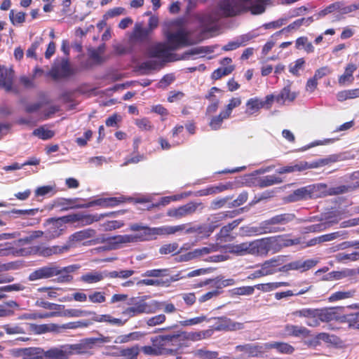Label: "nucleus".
Returning a JSON list of instances; mask_svg holds the SVG:
<instances>
[{
  "label": "nucleus",
  "instance_id": "nucleus-1",
  "mask_svg": "<svg viewBox=\"0 0 359 359\" xmlns=\"http://www.w3.org/2000/svg\"><path fill=\"white\" fill-rule=\"evenodd\" d=\"M167 41L168 43L158 42L151 44L147 49V55L150 58H156L161 67L167 62L176 61L177 54L173 53V50L195 43V41L190 38L189 32L184 29L168 33Z\"/></svg>",
  "mask_w": 359,
  "mask_h": 359
},
{
  "label": "nucleus",
  "instance_id": "nucleus-2",
  "mask_svg": "<svg viewBox=\"0 0 359 359\" xmlns=\"http://www.w3.org/2000/svg\"><path fill=\"white\" fill-rule=\"evenodd\" d=\"M345 189V187L327 188L325 184H311L294 190L286 198L287 202L294 203L313 198L341 194Z\"/></svg>",
  "mask_w": 359,
  "mask_h": 359
},
{
  "label": "nucleus",
  "instance_id": "nucleus-3",
  "mask_svg": "<svg viewBox=\"0 0 359 359\" xmlns=\"http://www.w3.org/2000/svg\"><path fill=\"white\" fill-rule=\"evenodd\" d=\"M262 0H223L219 4L220 11L225 16H233L243 11H250L252 14H261L265 7Z\"/></svg>",
  "mask_w": 359,
  "mask_h": 359
},
{
  "label": "nucleus",
  "instance_id": "nucleus-4",
  "mask_svg": "<svg viewBox=\"0 0 359 359\" xmlns=\"http://www.w3.org/2000/svg\"><path fill=\"white\" fill-rule=\"evenodd\" d=\"M72 266L60 268L54 264H50L36 269L28 276L29 281H35L41 279H47L55 276H60L58 280L60 282H69L72 277L68 273L72 271Z\"/></svg>",
  "mask_w": 359,
  "mask_h": 359
},
{
  "label": "nucleus",
  "instance_id": "nucleus-5",
  "mask_svg": "<svg viewBox=\"0 0 359 359\" xmlns=\"http://www.w3.org/2000/svg\"><path fill=\"white\" fill-rule=\"evenodd\" d=\"M154 238L153 227L144 226L142 231L135 235H118L113 237H107L104 235L97 238L95 243H108L116 248V245L121 243H135L138 241H149Z\"/></svg>",
  "mask_w": 359,
  "mask_h": 359
},
{
  "label": "nucleus",
  "instance_id": "nucleus-6",
  "mask_svg": "<svg viewBox=\"0 0 359 359\" xmlns=\"http://www.w3.org/2000/svg\"><path fill=\"white\" fill-rule=\"evenodd\" d=\"M118 202L119 201L116 198H99L88 203H86L85 199L80 198H62L57 201V205L62 208V210H68L74 208H88L94 205L113 207L116 205Z\"/></svg>",
  "mask_w": 359,
  "mask_h": 359
},
{
  "label": "nucleus",
  "instance_id": "nucleus-7",
  "mask_svg": "<svg viewBox=\"0 0 359 359\" xmlns=\"http://www.w3.org/2000/svg\"><path fill=\"white\" fill-rule=\"evenodd\" d=\"M132 306L127 308L123 314L129 317H133L142 313H154L161 310L162 304L157 301L153 300L150 302H146L140 297H132L127 302Z\"/></svg>",
  "mask_w": 359,
  "mask_h": 359
},
{
  "label": "nucleus",
  "instance_id": "nucleus-8",
  "mask_svg": "<svg viewBox=\"0 0 359 359\" xmlns=\"http://www.w3.org/2000/svg\"><path fill=\"white\" fill-rule=\"evenodd\" d=\"M77 323L75 322H70L61 325L50 323L36 325L30 324V330L36 334H41L47 332H60L62 330H74L77 329Z\"/></svg>",
  "mask_w": 359,
  "mask_h": 359
},
{
  "label": "nucleus",
  "instance_id": "nucleus-9",
  "mask_svg": "<svg viewBox=\"0 0 359 359\" xmlns=\"http://www.w3.org/2000/svg\"><path fill=\"white\" fill-rule=\"evenodd\" d=\"M198 208L201 209L203 208L202 203L189 202L178 208L168 209L167 215L180 219L188 215H193Z\"/></svg>",
  "mask_w": 359,
  "mask_h": 359
},
{
  "label": "nucleus",
  "instance_id": "nucleus-10",
  "mask_svg": "<svg viewBox=\"0 0 359 359\" xmlns=\"http://www.w3.org/2000/svg\"><path fill=\"white\" fill-rule=\"evenodd\" d=\"M317 263L318 261L313 259L306 260L299 259L283 265L278 268V271L279 272H286L288 271L297 270L303 272L313 268L317 264Z\"/></svg>",
  "mask_w": 359,
  "mask_h": 359
},
{
  "label": "nucleus",
  "instance_id": "nucleus-11",
  "mask_svg": "<svg viewBox=\"0 0 359 359\" xmlns=\"http://www.w3.org/2000/svg\"><path fill=\"white\" fill-rule=\"evenodd\" d=\"M73 74L74 72L68 60L67 59H62L60 62L54 64L47 75L57 79L68 77Z\"/></svg>",
  "mask_w": 359,
  "mask_h": 359
},
{
  "label": "nucleus",
  "instance_id": "nucleus-12",
  "mask_svg": "<svg viewBox=\"0 0 359 359\" xmlns=\"http://www.w3.org/2000/svg\"><path fill=\"white\" fill-rule=\"evenodd\" d=\"M213 328L217 331H237L244 329L245 324L223 316L217 319Z\"/></svg>",
  "mask_w": 359,
  "mask_h": 359
},
{
  "label": "nucleus",
  "instance_id": "nucleus-13",
  "mask_svg": "<svg viewBox=\"0 0 359 359\" xmlns=\"http://www.w3.org/2000/svg\"><path fill=\"white\" fill-rule=\"evenodd\" d=\"M71 245L66 244L64 245L45 246L38 245L33 248L34 252L39 256L50 257L53 255H60L69 251Z\"/></svg>",
  "mask_w": 359,
  "mask_h": 359
},
{
  "label": "nucleus",
  "instance_id": "nucleus-14",
  "mask_svg": "<svg viewBox=\"0 0 359 359\" xmlns=\"http://www.w3.org/2000/svg\"><path fill=\"white\" fill-rule=\"evenodd\" d=\"M292 315L295 317L305 318L306 324L310 327H317L320 325V320L316 313V309L304 308L294 311Z\"/></svg>",
  "mask_w": 359,
  "mask_h": 359
},
{
  "label": "nucleus",
  "instance_id": "nucleus-15",
  "mask_svg": "<svg viewBox=\"0 0 359 359\" xmlns=\"http://www.w3.org/2000/svg\"><path fill=\"white\" fill-rule=\"evenodd\" d=\"M235 350L238 352H243L249 357L255 358L262 356L266 351V347L265 344H245L236 346Z\"/></svg>",
  "mask_w": 359,
  "mask_h": 359
},
{
  "label": "nucleus",
  "instance_id": "nucleus-16",
  "mask_svg": "<svg viewBox=\"0 0 359 359\" xmlns=\"http://www.w3.org/2000/svg\"><path fill=\"white\" fill-rule=\"evenodd\" d=\"M150 34V29L144 27L142 23L137 22L129 36V43H142L148 39Z\"/></svg>",
  "mask_w": 359,
  "mask_h": 359
},
{
  "label": "nucleus",
  "instance_id": "nucleus-17",
  "mask_svg": "<svg viewBox=\"0 0 359 359\" xmlns=\"http://www.w3.org/2000/svg\"><path fill=\"white\" fill-rule=\"evenodd\" d=\"M243 233L247 236H259L265 233H270L277 232L278 230L276 227L267 226L265 222L261 223L259 226H244L241 228Z\"/></svg>",
  "mask_w": 359,
  "mask_h": 359
},
{
  "label": "nucleus",
  "instance_id": "nucleus-18",
  "mask_svg": "<svg viewBox=\"0 0 359 359\" xmlns=\"http://www.w3.org/2000/svg\"><path fill=\"white\" fill-rule=\"evenodd\" d=\"M205 227L203 225L191 226L190 223L170 226V235L177 233L201 234L205 232Z\"/></svg>",
  "mask_w": 359,
  "mask_h": 359
},
{
  "label": "nucleus",
  "instance_id": "nucleus-19",
  "mask_svg": "<svg viewBox=\"0 0 359 359\" xmlns=\"http://www.w3.org/2000/svg\"><path fill=\"white\" fill-rule=\"evenodd\" d=\"M14 72L11 69L1 67L0 66V88L6 92L13 89Z\"/></svg>",
  "mask_w": 359,
  "mask_h": 359
},
{
  "label": "nucleus",
  "instance_id": "nucleus-20",
  "mask_svg": "<svg viewBox=\"0 0 359 359\" xmlns=\"http://www.w3.org/2000/svg\"><path fill=\"white\" fill-rule=\"evenodd\" d=\"M250 253L252 255L266 256L269 254L266 238L250 242Z\"/></svg>",
  "mask_w": 359,
  "mask_h": 359
},
{
  "label": "nucleus",
  "instance_id": "nucleus-21",
  "mask_svg": "<svg viewBox=\"0 0 359 359\" xmlns=\"http://www.w3.org/2000/svg\"><path fill=\"white\" fill-rule=\"evenodd\" d=\"M43 359H69L65 345L52 347L43 351Z\"/></svg>",
  "mask_w": 359,
  "mask_h": 359
},
{
  "label": "nucleus",
  "instance_id": "nucleus-22",
  "mask_svg": "<svg viewBox=\"0 0 359 359\" xmlns=\"http://www.w3.org/2000/svg\"><path fill=\"white\" fill-rule=\"evenodd\" d=\"M114 212H109L105 214H85L83 212H80V219L79 222V226H87L93 224L95 222L100 221L102 218L104 217H109L113 215Z\"/></svg>",
  "mask_w": 359,
  "mask_h": 359
},
{
  "label": "nucleus",
  "instance_id": "nucleus-23",
  "mask_svg": "<svg viewBox=\"0 0 359 359\" xmlns=\"http://www.w3.org/2000/svg\"><path fill=\"white\" fill-rule=\"evenodd\" d=\"M83 341L86 350L88 351L89 349H92L95 346H101L104 344L110 343L111 341V337L99 334L97 337L86 338L83 339Z\"/></svg>",
  "mask_w": 359,
  "mask_h": 359
},
{
  "label": "nucleus",
  "instance_id": "nucleus-24",
  "mask_svg": "<svg viewBox=\"0 0 359 359\" xmlns=\"http://www.w3.org/2000/svg\"><path fill=\"white\" fill-rule=\"evenodd\" d=\"M65 230V226L59 219H52L50 226L47 229L46 234V238L53 239L59 237Z\"/></svg>",
  "mask_w": 359,
  "mask_h": 359
},
{
  "label": "nucleus",
  "instance_id": "nucleus-25",
  "mask_svg": "<svg viewBox=\"0 0 359 359\" xmlns=\"http://www.w3.org/2000/svg\"><path fill=\"white\" fill-rule=\"evenodd\" d=\"M286 334L295 337L306 338L310 336V330L306 327L299 325L288 324L285 327Z\"/></svg>",
  "mask_w": 359,
  "mask_h": 359
},
{
  "label": "nucleus",
  "instance_id": "nucleus-26",
  "mask_svg": "<svg viewBox=\"0 0 359 359\" xmlns=\"http://www.w3.org/2000/svg\"><path fill=\"white\" fill-rule=\"evenodd\" d=\"M43 349L39 347L21 348L19 355L22 359H43Z\"/></svg>",
  "mask_w": 359,
  "mask_h": 359
},
{
  "label": "nucleus",
  "instance_id": "nucleus-27",
  "mask_svg": "<svg viewBox=\"0 0 359 359\" xmlns=\"http://www.w3.org/2000/svg\"><path fill=\"white\" fill-rule=\"evenodd\" d=\"M283 259L280 257L266 261L261 266L264 276L271 275L278 272V266L280 265Z\"/></svg>",
  "mask_w": 359,
  "mask_h": 359
},
{
  "label": "nucleus",
  "instance_id": "nucleus-28",
  "mask_svg": "<svg viewBox=\"0 0 359 359\" xmlns=\"http://www.w3.org/2000/svg\"><path fill=\"white\" fill-rule=\"evenodd\" d=\"M229 189V185L220 184L217 186H209L205 189L198 190L194 192L193 196L195 197L206 196L221 193Z\"/></svg>",
  "mask_w": 359,
  "mask_h": 359
},
{
  "label": "nucleus",
  "instance_id": "nucleus-29",
  "mask_svg": "<svg viewBox=\"0 0 359 359\" xmlns=\"http://www.w3.org/2000/svg\"><path fill=\"white\" fill-rule=\"evenodd\" d=\"M316 313L320 322L337 320L339 318L338 313L334 308L316 309Z\"/></svg>",
  "mask_w": 359,
  "mask_h": 359
},
{
  "label": "nucleus",
  "instance_id": "nucleus-30",
  "mask_svg": "<svg viewBox=\"0 0 359 359\" xmlns=\"http://www.w3.org/2000/svg\"><path fill=\"white\" fill-rule=\"evenodd\" d=\"M96 231L93 229H86L81 231H76L72 234L69 238V242H79L83 240L93 238L95 236Z\"/></svg>",
  "mask_w": 359,
  "mask_h": 359
},
{
  "label": "nucleus",
  "instance_id": "nucleus-31",
  "mask_svg": "<svg viewBox=\"0 0 359 359\" xmlns=\"http://www.w3.org/2000/svg\"><path fill=\"white\" fill-rule=\"evenodd\" d=\"M227 250L229 252L237 256L250 255V242L229 245L227 246Z\"/></svg>",
  "mask_w": 359,
  "mask_h": 359
},
{
  "label": "nucleus",
  "instance_id": "nucleus-32",
  "mask_svg": "<svg viewBox=\"0 0 359 359\" xmlns=\"http://www.w3.org/2000/svg\"><path fill=\"white\" fill-rule=\"evenodd\" d=\"M357 69V66L354 64H348L346 68L344 73L339 77L338 81L341 86L346 85V83L351 84L353 82L354 78L353 73Z\"/></svg>",
  "mask_w": 359,
  "mask_h": 359
},
{
  "label": "nucleus",
  "instance_id": "nucleus-33",
  "mask_svg": "<svg viewBox=\"0 0 359 359\" xmlns=\"http://www.w3.org/2000/svg\"><path fill=\"white\" fill-rule=\"evenodd\" d=\"M266 350L276 348L279 353L291 354L294 352L293 346L285 342H268L265 343Z\"/></svg>",
  "mask_w": 359,
  "mask_h": 359
},
{
  "label": "nucleus",
  "instance_id": "nucleus-34",
  "mask_svg": "<svg viewBox=\"0 0 359 359\" xmlns=\"http://www.w3.org/2000/svg\"><path fill=\"white\" fill-rule=\"evenodd\" d=\"M297 93L290 90V86H285L276 97V102L283 104L285 101L292 102L297 97Z\"/></svg>",
  "mask_w": 359,
  "mask_h": 359
},
{
  "label": "nucleus",
  "instance_id": "nucleus-35",
  "mask_svg": "<svg viewBox=\"0 0 359 359\" xmlns=\"http://www.w3.org/2000/svg\"><path fill=\"white\" fill-rule=\"evenodd\" d=\"M295 218L294 214L290 213H285L281 215H276L269 219L265 221V223L267 224V226H271V225L273 224H285L290 222H292Z\"/></svg>",
  "mask_w": 359,
  "mask_h": 359
},
{
  "label": "nucleus",
  "instance_id": "nucleus-36",
  "mask_svg": "<svg viewBox=\"0 0 359 359\" xmlns=\"http://www.w3.org/2000/svg\"><path fill=\"white\" fill-rule=\"evenodd\" d=\"M282 182V178L275 175L264 176L257 180V185L261 188L279 184Z\"/></svg>",
  "mask_w": 359,
  "mask_h": 359
},
{
  "label": "nucleus",
  "instance_id": "nucleus-37",
  "mask_svg": "<svg viewBox=\"0 0 359 359\" xmlns=\"http://www.w3.org/2000/svg\"><path fill=\"white\" fill-rule=\"evenodd\" d=\"M210 334L211 332L210 330L189 332L182 331V339L197 341L210 336Z\"/></svg>",
  "mask_w": 359,
  "mask_h": 359
},
{
  "label": "nucleus",
  "instance_id": "nucleus-38",
  "mask_svg": "<svg viewBox=\"0 0 359 359\" xmlns=\"http://www.w3.org/2000/svg\"><path fill=\"white\" fill-rule=\"evenodd\" d=\"M318 166L317 163L309 165L306 161H300L293 165L284 166L285 173H290L294 172H301L309 168H316Z\"/></svg>",
  "mask_w": 359,
  "mask_h": 359
},
{
  "label": "nucleus",
  "instance_id": "nucleus-39",
  "mask_svg": "<svg viewBox=\"0 0 359 359\" xmlns=\"http://www.w3.org/2000/svg\"><path fill=\"white\" fill-rule=\"evenodd\" d=\"M104 279L103 271H92L81 276V280L86 283H95Z\"/></svg>",
  "mask_w": 359,
  "mask_h": 359
},
{
  "label": "nucleus",
  "instance_id": "nucleus-40",
  "mask_svg": "<svg viewBox=\"0 0 359 359\" xmlns=\"http://www.w3.org/2000/svg\"><path fill=\"white\" fill-rule=\"evenodd\" d=\"M64 345L66 351H67L68 358H69L72 354H85L88 353L83 339L78 344Z\"/></svg>",
  "mask_w": 359,
  "mask_h": 359
},
{
  "label": "nucleus",
  "instance_id": "nucleus-41",
  "mask_svg": "<svg viewBox=\"0 0 359 359\" xmlns=\"http://www.w3.org/2000/svg\"><path fill=\"white\" fill-rule=\"evenodd\" d=\"M151 341L152 343V345L156 346L157 349H159L161 352H162V355L170 354L172 352V349L165 348V346H168V344L163 339L161 335L151 337Z\"/></svg>",
  "mask_w": 359,
  "mask_h": 359
},
{
  "label": "nucleus",
  "instance_id": "nucleus-42",
  "mask_svg": "<svg viewBox=\"0 0 359 359\" xmlns=\"http://www.w3.org/2000/svg\"><path fill=\"white\" fill-rule=\"evenodd\" d=\"M263 108L262 100L258 97L249 99L246 102V113L252 115Z\"/></svg>",
  "mask_w": 359,
  "mask_h": 359
},
{
  "label": "nucleus",
  "instance_id": "nucleus-43",
  "mask_svg": "<svg viewBox=\"0 0 359 359\" xmlns=\"http://www.w3.org/2000/svg\"><path fill=\"white\" fill-rule=\"evenodd\" d=\"M266 243L268 247L269 253H277L281 250V244L278 236L266 237Z\"/></svg>",
  "mask_w": 359,
  "mask_h": 359
},
{
  "label": "nucleus",
  "instance_id": "nucleus-44",
  "mask_svg": "<svg viewBox=\"0 0 359 359\" xmlns=\"http://www.w3.org/2000/svg\"><path fill=\"white\" fill-rule=\"evenodd\" d=\"M335 259L338 262L347 263L348 262H354L359 259V252L352 253L339 252L335 255Z\"/></svg>",
  "mask_w": 359,
  "mask_h": 359
},
{
  "label": "nucleus",
  "instance_id": "nucleus-45",
  "mask_svg": "<svg viewBox=\"0 0 359 359\" xmlns=\"http://www.w3.org/2000/svg\"><path fill=\"white\" fill-rule=\"evenodd\" d=\"M219 245L217 244H210L208 246L201 248H197L193 250L196 258L201 257L218 250Z\"/></svg>",
  "mask_w": 359,
  "mask_h": 359
},
{
  "label": "nucleus",
  "instance_id": "nucleus-46",
  "mask_svg": "<svg viewBox=\"0 0 359 359\" xmlns=\"http://www.w3.org/2000/svg\"><path fill=\"white\" fill-rule=\"evenodd\" d=\"M139 352V347L134 346L130 348L121 349L120 351V356L123 357L122 359H137Z\"/></svg>",
  "mask_w": 359,
  "mask_h": 359
},
{
  "label": "nucleus",
  "instance_id": "nucleus-47",
  "mask_svg": "<svg viewBox=\"0 0 359 359\" xmlns=\"http://www.w3.org/2000/svg\"><path fill=\"white\" fill-rule=\"evenodd\" d=\"M295 46L297 49L303 48L308 53L314 51V47L311 42L309 41L308 38L306 36L299 37L296 40Z\"/></svg>",
  "mask_w": 359,
  "mask_h": 359
},
{
  "label": "nucleus",
  "instance_id": "nucleus-48",
  "mask_svg": "<svg viewBox=\"0 0 359 359\" xmlns=\"http://www.w3.org/2000/svg\"><path fill=\"white\" fill-rule=\"evenodd\" d=\"M159 252L161 255L177 254L180 253L181 250H179L178 243L174 242L162 245L159 249Z\"/></svg>",
  "mask_w": 359,
  "mask_h": 359
},
{
  "label": "nucleus",
  "instance_id": "nucleus-49",
  "mask_svg": "<svg viewBox=\"0 0 359 359\" xmlns=\"http://www.w3.org/2000/svg\"><path fill=\"white\" fill-rule=\"evenodd\" d=\"M280 243L281 244V250L284 248H287L292 245H299L301 243V238L296 237L294 238H290L287 235L278 236Z\"/></svg>",
  "mask_w": 359,
  "mask_h": 359
},
{
  "label": "nucleus",
  "instance_id": "nucleus-50",
  "mask_svg": "<svg viewBox=\"0 0 359 359\" xmlns=\"http://www.w3.org/2000/svg\"><path fill=\"white\" fill-rule=\"evenodd\" d=\"M9 243L5 244V248H0V257L8 256L9 255H26L27 254V251L25 249H20V250H15L13 247L8 246Z\"/></svg>",
  "mask_w": 359,
  "mask_h": 359
},
{
  "label": "nucleus",
  "instance_id": "nucleus-51",
  "mask_svg": "<svg viewBox=\"0 0 359 359\" xmlns=\"http://www.w3.org/2000/svg\"><path fill=\"white\" fill-rule=\"evenodd\" d=\"M33 135L38 137L41 140H49L54 136V132L45 128L43 126H41L35 129L33 133Z\"/></svg>",
  "mask_w": 359,
  "mask_h": 359
},
{
  "label": "nucleus",
  "instance_id": "nucleus-52",
  "mask_svg": "<svg viewBox=\"0 0 359 359\" xmlns=\"http://www.w3.org/2000/svg\"><path fill=\"white\" fill-rule=\"evenodd\" d=\"M205 321H207V317L204 315H201L200 316H197L190 319L180 320L178 323L182 327H188L198 325Z\"/></svg>",
  "mask_w": 359,
  "mask_h": 359
},
{
  "label": "nucleus",
  "instance_id": "nucleus-53",
  "mask_svg": "<svg viewBox=\"0 0 359 359\" xmlns=\"http://www.w3.org/2000/svg\"><path fill=\"white\" fill-rule=\"evenodd\" d=\"M313 22V18H302L294 21L292 23L290 24L285 29L287 31L292 29H296L300 27L302 25H304L306 26H309ZM284 30V29H283Z\"/></svg>",
  "mask_w": 359,
  "mask_h": 359
},
{
  "label": "nucleus",
  "instance_id": "nucleus-54",
  "mask_svg": "<svg viewBox=\"0 0 359 359\" xmlns=\"http://www.w3.org/2000/svg\"><path fill=\"white\" fill-rule=\"evenodd\" d=\"M200 51H201V50H200L198 46H197L184 52L180 55L177 54L176 61L181 60L195 59L196 55H201Z\"/></svg>",
  "mask_w": 359,
  "mask_h": 359
},
{
  "label": "nucleus",
  "instance_id": "nucleus-55",
  "mask_svg": "<svg viewBox=\"0 0 359 359\" xmlns=\"http://www.w3.org/2000/svg\"><path fill=\"white\" fill-rule=\"evenodd\" d=\"M158 67H161V65L156 60H148L140 64V69L143 71V74H147L149 72L158 68Z\"/></svg>",
  "mask_w": 359,
  "mask_h": 359
},
{
  "label": "nucleus",
  "instance_id": "nucleus-56",
  "mask_svg": "<svg viewBox=\"0 0 359 359\" xmlns=\"http://www.w3.org/2000/svg\"><path fill=\"white\" fill-rule=\"evenodd\" d=\"M241 219H236L233 220L232 222L229 223L227 225H225L223 227H222L219 231V236L221 238H226L229 236V233L236 227H237L241 223Z\"/></svg>",
  "mask_w": 359,
  "mask_h": 359
},
{
  "label": "nucleus",
  "instance_id": "nucleus-57",
  "mask_svg": "<svg viewBox=\"0 0 359 359\" xmlns=\"http://www.w3.org/2000/svg\"><path fill=\"white\" fill-rule=\"evenodd\" d=\"M344 320L348 323L349 327L359 329V311L344 316Z\"/></svg>",
  "mask_w": 359,
  "mask_h": 359
},
{
  "label": "nucleus",
  "instance_id": "nucleus-58",
  "mask_svg": "<svg viewBox=\"0 0 359 359\" xmlns=\"http://www.w3.org/2000/svg\"><path fill=\"white\" fill-rule=\"evenodd\" d=\"M233 70V66H229L225 67H220L215 69L212 74V79L214 80H217L221 79L224 76L229 75Z\"/></svg>",
  "mask_w": 359,
  "mask_h": 359
},
{
  "label": "nucleus",
  "instance_id": "nucleus-59",
  "mask_svg": "<svg viewBox=\"0 0 359 359\" xmlns=\"http://www.w3.org/2000/svg\"><path fill=\"white\" fill-rule=\"evenodd\" d=\"M304 64L305 60L304 58H299L294 62V65H290L289 72L294 76H298L300 75L299 71L304 69Z\"/></svg>",
  "mask_w": 359,
  "mask_h": 359
},
{
  "label": "nucleus",
  "instance_id": "nucleus-60",
  "mask_svg": "<svg viewBox=\"0 0 359 359\" xmlns=\"http://www.w3.org/2000/svg\"><path fill=\"white\" fill-rule=\"evenodd\" d=\"M126 10L123 7H115L111 9H109L105 14L103 15V18L104 20H107L110 18H113L121 15H126Z\"/></svg>",
  "mask_w": 359,
  "mask_h": 359
},
{
  "label": "nucleus",
  "instance_id": "nucleus-61",
  "mask_svg": "<svg viewBox=\"0 0 359 359\" xmlns=\"http://www.w3.org/2000/svg\"><path fill=\"white\" fill-rule=\"evenodd\" d=\"M88 297L89 301L94 304H101L106 301L105 293L102 292L95 291L90 293Z\"/></svg>",
  "mask_w": 359,
  "mask_h": 359
},
{
  "label": "nucleus",
  "instance_id": "nucleus-62",
  "mask_svg": "<svg viewBox=\"0 0 359 359\" xmlns=\"http://www.w3.org/2000/svg\"><path fill=\"white\" fill-rule=\"evenodd\" d=\"M9 18L14 25L22 24L25 20V13L23 12L15 13L13 10H11L9 13Z\"/></svg>",
  "mask_w": 359,
  "mask_h": 359
},
{
  "label": "nucleus",
  "instance_id": "nucleus-63",
  "mask_svg": "<svg viewBox=\"0 0 359 359\" xmlns=\"http://www.w3.org/2000/svg\"><path fill=\"white\" fill-rule=\"evenodd\" d=\"M165 320L166 316L164 314H158L149 318L146 323L148 326L154 327L163 324Z\"/></svg>",
  "mask_w": 359,
  "mask_h": 359
},
{
  "label": "nucleus",
  "instance_id": "nucleus-64",
  "mask_svg": "<svg viewBox=\"0 0 359 359\" xmlns=\"http://www.w3.org/2000/svg\"><path fill=\"white\" fill-rule=\"evenodd\" d=\"M353 292L351 291H339L331 294L329 297L330 302H335L341 299H348L353 296Z\"/></svg>",
  "mask_w": 359,
  "mask_h": 359
}]
</instances>
